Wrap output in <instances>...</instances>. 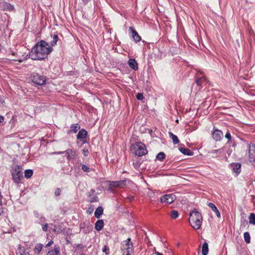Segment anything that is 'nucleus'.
<instances>
[{"label":"nucleus","instance_id":"f257e3e1","mask_svg":"<svg viewBox=\"0 0 255 255\" xmlns=\"http://www.w3.org/2000/svg\"><path fill=\"white\" fill-rule=\"evenodd\" d=\"M53 50L50 44L44 40L38 42L29 53V57L32 60H40L46 58Z\"/></svg>","mask_w":255,"mask_h":255},{"label":"nucleus","instance_id":"f03ea898","mask_svg":"<svg viewBox=\"0 0 255 255\" xmlns=\"http://www.w3.org/2000/svg\"><path fill=\"white\" fill-rule=\"evenodd\" d=\"M189 222L192 228L194 229H199L202 223L201 214L197 211L194 210L190 213Z\"/></svg>","mask_w":255,"mask_h":255},{"label":"nucleus","instance_id":"7ed1b4c3","mask_svg":"<svg viewBox=\"0 0 255 255\" xmlns=\"http://www.w3.org/2000/svg\"><path fill=\"white\" fill-rule=\"evenodd\" d=\"M130 150L132 153L138 156H141L147 153L145 145L141 142H137L132 144Z\"/></svg>","mask_w":255,"mask_h":255},{"label":"nucleus","instance_id":"20e7f679","mask_svg":"<svg viewBox=\"0 0 255 255\" xmlns=\"http://www.w3.org/2000/svg\"><path fill=\"white\" fill-rule=\"evenodd\" d=\"M21 170L22 168L20 165H16L12 172V179L16 183H19L23 177Z\"/></svg>","mask_w":255,"mask_h":255},{"label":"nucleus","instance_id":"39448f33","mask_svg":"<svg viewBox=\"0 0 255 255\" xmlns=\"http://www.w3.org/2000/svg\"><path fill=\"white\" fill-rule=\"evenodd\" d=\"M123 246L124 248L123 249V255L127 252L128 253H133V244L130 238H128L127 240L124 241L123 243Z\"/></svg>","mask_w":255,"mask_h":255},{"label":"nucleus","instance_id":"423d86ee","mask_svg":"<svg viewBox=\"0 0 255 255\" xmlns=\"http://www.w3.org/2000/svg\"><path fill=\"white\" fill-rule=\"evenodd\" d=\"M126 180L110 182L109 187L111 190L115 188H124L126 185Z\"/></svg>","mask_w":255,"mask_h":255},{"label":"nucleus","instance_id":"0eeeda50","mask_svg":"<svg viewBox=\"0 0 255 255\" xmlns=\"http://www.w3.org/2000/svg\"><path fill=\"white\" fill-rule=\"evenodd\" d=\"M64 153H66L67 156V158L68 160H70L71 159H74L76 157V151L75 150L68 149L64 151H60V152H55L52 153V154H60Z\"/></svg>","mask_w":255,"mask_h":255},{"label":"nucleus","instance_id":"6e6552de","mask_svg":"<svg viewBox=\"0 0 255 255\" xmlns=\"http://www.w3.org/2000/svg\"><path fill=\"white\" fill-rule=\"evenodd\" d=\"M176 199V196L174 194H165L160 197V202L162 203H172Z\"/></svg>","mask_w":255,"mask_h":255},{"label":"nucleus","instance_id":"1a4fd4ad","mask_svg":"<svg viewBox=\"0 0 255 255\" xmlns=\"http://www.w3.org/2000/svg\"><path fill=\"white\" fill-rule=\"evenodd\" d=\"M32 80L34 83L37 85H42L45 84L46 79L43 76L35 74L33 76Z\"/></svg>","mask_w":255,"mask_h":255},{"label":"nucleus","instance_id":"9d476101","mask_svg":"<svg viewBox=\"0 0 255 255\" xmlns=\"http://www.w3.org/2000/svg\"><path fill=\"white\" fill-rule=\"evenodd\" d=\"M212 135L213 139L216 141H220L223 138V132L218 129L215 128L212 132Z\"/></svg>","mask_w":255,"mask_h":255},{"label":"nucleus","instance_id":"9b49d317","mask_svg":"<svg viewBox=\"0 0 255 255\" xmlns=\"http://www.w3.org/2000/svg\"><path fill=\"white\" fill-rule=\"evenodd\" d=\"M230 167L237 176L241 173V164L240 163H232L230 164Z\"/></svg>","mask_w":255,"mask_h":255},{"label":"nucleus","instance_id":"f8f14e48","mask_svg":"<svg viewBox=\"0 0 255 255\" xmlns=\"http://www.w3.org/2000/svg\"><path fill=\"white\" fill-rule=\"evenodd\" d=\"M87 135V131L84 129H82L79 131L77 135V138L82 139L83 143H85L86 142V138Z\"/></svg>","mask_w":255,"mask_h":255},{"label":"nucleus","instance_id":"ddd939ff","mask_svg":"<svg viewBox=\"0 0 255 255\" xmlns=\"http://www.w3.org/2000/svg\"><path fill=\"white\" fill-rule=\"evenodd\" d=\"M129 29L131 32L132 37L133 39V40L136 42H139L141 40V38L137 32L132 27H129Z\"/></svg>","mask_w":255,"mask_h":255},{"label":"nucleus","instance_id":"4468645a","mask_svg":"<svg viewBox=\"0 0 255 255\" xmlns=\"http://www.w3.org/2000/svg\"><path fill=\"white\" fill-rule=\"evenodd\" d=\"M208 207L211 208V209L215 213L216 215L218 218H221V214L220 213L217 208V207L215 206L214 204L213 203H208Z\"/></svg>","mask_w":255,"mask_h":255},{"label":"nucleus","instance_id":"2eb2a0df","mask_svg":"<svg viewBox=\"0 0 255 255\" xmlns=\"http://www.w3.org/2000/svg\"><path fill=\"white\" fill-rule=\"evenodd\" d=\"M128 64L131 69L134 70L138 69V64L134 59H129L128 61Z\"/></svg>","mask_w":255,"mask_h":255},{"label":"nucleus","instance_id":"dca6fc26","mask_svg":"<svg viewBox=\"0 0 255 255\" xmlns=\"http://www.w3.org/2000/svg\"><path fill=\"white\" fill-rule=\"evenodd\" d=\"M104 226V221L103 220H98L96 223H95V229L98 231H100L102 230Z\"/></svg>","mask_w":255,"mask_h":255},{"label":"nucleus","instance_id":"f3484780","mask_svg":"<svg viewBox=\"0 0 255 255\" xmlns=\"http://www.w3.org/2000/svg\"><path fill=\"white\" fill-rule=\"evenodd\" d=\"M180 151L185 155H193V152L191 151L189 149L184 148V147H180L179 148Z\"/></svg>","mask_w":255,"mask_h":255},{"label":"nucleus","instance_id":"a211bd4d","mask_svg":"<svg viewBox=\"0 0 255 255\" xmlns=\"http://www.w3.org/2000/svg\"><path fill=\"white\" fill-rule=\"evenodd\" d=\"M168 133H169V137L172 139L173 143L174 144H178L179 142L178 138L176 135L174 134L171 132H169Z\"/></svg>","mask_w":255,"mask_h":255},{"label":"nucleus","instance_id":"6ab92c4d","mask_svg":"<svg viewBox=\"0 0 255 255\" xmlns=\"http://www.w3.org/2000/svg\"><path fill=\"white\" fill-rule=\"evenodd\" d=\"M103 209L101 207H99L97 208L95 212V216L97 218L99 219L100 218V216L103 214Z\"/></svg>","mask_w":255,"mask_h":255},{"label":"nucleus","instance_id":"aec40b11","mask_svg":"<svg viewBox=\"0 0 255 255\" xmlns=\"http://www.w3.org/2000/svg\"><path fill=\"white\" fill-rule=\"evenodd\" d=\"M252 149H250L249 150V160L253 164H255V153L254 154L252 153Z\"/></svg>","mask_w":255,"mask_h":255},{"label":"nucleus","instance_id":"412c9836","mask_svg":"<svg viewBox=\"0 0 255 255\" xmlns=\"http://www.w3.org/2000/svg\"><path fill=\"white\" fill-rule=\"evenodd\" d=\"M42 248H43V245L42 244H37L35 246V247H34V252L35 254L39 253L41 251V250L42 249Z\"/></svg>","mask_w":255,"mask_h":255},{"label":"nucleus","instance_id":"4be33fe9","mask_svg":"<svg viewBox=\"0 0 255 255\" xmlns=\"http://www.w3.org/2000/svg\"><path fill=\"white\" fill-rule=\"evenodd\" d=\"M51 37L52 38V40L51 41V45H50L52 47L57 44V42L58 40V36L57 35L55 34L53 36H51Z\"/></svg>","mask_w":255,"mask_h":255},{"label":"nucleus","instance_id":"5701e85b","mask_svg":"<svg viewBox=\"0 0 255 255\" xmlns=\"http://www.w3.org/2000/svg\"><path fill=\"white\" fill-rule=\"evenodd\" d=\"M244 239L245 242L247 244H249L251 242V237L249 232H246L244 234Z\"/></svg>","mask_w":255,"mask_h":255},{"label":"nucleus","instance_id":"b1692460","mask_svg":"<svg viewBox=\"0 0 255 255\" xmlns=\"http://www.w3.org/2000/svg\"><path fill=\"white\" fill-rule=\"evenodd\" d=\"M79 129L80 126L78 124L73 125L70 127V130L74 133L77 132Z\"/></svg>","mask_w":255,"mask_h":255},{"label":"nucleus","instance_id":"393cba45","mask_svg":"<svg viewBox=\"0 0 255 255\" xmlns=\"http://www.w3.org/2000/svg\"><path fill=\"white\" fill-rule=\"evenodd\" d=\"M201 253L202 255H207V243L206 242L203 245Z\"/></svg>","mask_w":255,"mask_h":255},{"label":"nucleus","instance_id":"a878e982","mask_svg":"<svg viewBox=\"0 0 255 255\" xmlns=\"http://www.w3.org/2000/svg\"><path fill=\"white\" fill-rule=\"evenodd\" d=\"M33 170L31 169H26L24 172V176L27 178H30L33 175Z\"/></svg>","mask_w":255,"mask_h":255},{"label":"nucleus","instance_id":"bb28decb","mask_svg":"<svg viewBox=\"0 0 255 255\" xmlns=\"http://www.w3.org/2000/svg\"><path fill=\"white\" fill-rule=\"evenodd\" d=\"M249 219L250 224L255 225V214L251 213L249 216Z\"/></svg>","mask_w":255,"mask_h":255},{"label":"nucleus","instance_id":"cd10ccee","mask_svg":"<svg viewBox=\"0 0 255 255\" xmlns=\"http://www.w3.org/2000/svg\"><path fill=\"white\" fill-rule=\"evenodd\" d=\"M165 155L164 153L163 152H159L156 155V158L160 161L163 160V159L165 158Z\"/></svg>","mask_w":255,"mask_h":255},{"label":"nucleus","instance_id":"c85d7f7f","mask_svg":"<svg viewBox=\"0 0 255 255\" xmlns=\"http://www.w3.org/2000/svg\"><path fill=\"white\" fill-rule=\"evenodd\" d=\"M47 255H59V251L58 249H55L54 250L49 251Z\"/></svg>","mask_w":255,"mask_h":255},{"label":"nucleus","instance_id":"c756f323","mask_svg":"<svg viewBox=\"0 0 255 255\" xmlns=\"http://www.w3.org/2000/svg\"><path fill=\"white\" fill-rule=\"evenodd\" d=\"M223 148H220L218 149H216V150H212L211 151H210V153H213V154L218 153L219 154H220V153H222V151H223ZM220 156V155H216L215 156L217 157V156Z\"/></svg>","mask_w":255,"mask_h":255},{"label":"nucleus","instance_id":"7c9ffc66","mask_svg":"<svg viewBox=\"0 0 255 255\" xmlns=\"http://www.w3.org/2000/svg\"><path fill=\"white\" fill-rule=\"evenodd\" d=\"M170 216L172 219H175L179 216V213L177 211L173 210L171 212Z\"/></svg>","mask_w":255,"mask_h":255},{"label":"nucleus","instance_id":"2f4dec72","mask_svg":"<svg viewBox=\"0 0 255 255\" xmlns=\"http://www.w3.org/2000/svg\"><path fill=\"white\" fill-rule=\"evenodd\" d=\"M225 138L228 139V141L227 142V143H229L230 141H232V136L231 135V133H230V132L229 131H228L226 134H225Z\"/></svg>","mask_w":255,"mask_h":255},{"label":"nucleus","instance_id":"473e14b6","mask_svg":"<svg viewBox=\"0 0 255 255\" xmlns=\"http://www.w3.org/2000/svg\"><path fill=\"white\" fill-rule=\"evenodd\" d=\"M81 168L84 172H88L91 171V169L89 167H88L86 165H85V164L82 165Z\"/></svg>","mask_w":255,"mask_h":255},{"label":"nucleus","instance_id":"72a5a7b5","mask_svg":"<svg viewBox=\"0 0 255 255\" xmlns=\"http://www.w3.org/2000/svg\"><path fill=\"white\" fill-rule=\"evenodd\" d=\"M102 252L105 253L106 255L109 254V248L107 246H104L102 249Z\"/></svg>","mask_w":255,"mask_h":255},{"label":"nucleus","instance_id":"f704fd0d","mask_svg":"<svg viewBox=\"0 0 255 255\" xmlns=\"http://www.w3.org/2000/svg\"><path fill=\"white\" fill-rule=\"evenodd\" d=\"M5 6L6 8L9 10H12L14 9L13 6L11 5L10 3H5Z\"/></svg>","mask_w":255,"mask_h":255},{"label":"nucleus","instance_id":"c9c22d12","mask_svg":"<svg viewBox=\"0 0 255 255\" xmlns=\"http://www.w3.org/2000/svg\"><path fill=\"white\" fill-rule=\"evenodd\" d=\"M249 149H252V153H255V144H250L249 145Z\"/></svg>","mask_w":255,"mask_h":255},{"label":"nucleus","instance_id":"e433bc0d","mask_svg":"<svg viewBox=\"0 0 255 255\" xmlns=\"http://www.w3.org/2000/svg\"><path fill=\"white\" fill-rule=\"evenodd\" d=\"M136 97L137 99L138 100H142L143 99V96L141 93H138L136 95Z\"/></svg>","mask_w":255,"mask_h":255},{"label":"nucleus","instance_id":"4c0bfd02","mask_svg":"<svg viewBox=\"0 0 255 255\" xmlns=\"http://www.w3.org/2000/svg\"><path fill=\"white\" fill-rule=\"evenodd\" d=\"M82 153L84 155V156H87L89 154L88 150L86 148H84L82 149Z\"/></svg>","mask_w":255,"mask_h":255},{"label":"nucleus","instance_id":"58836bf2","mask_svg":"<svg viewBox=\"0 0 255 255\" xmlns=\"http://www.w3.org/2000/svg\"><path fill=\"white\" fill-rule=\"evenodd\" d=\"M48 224H45L44 225H42V230L44 232H47L48 230Z\"/></svg>","mask_w":255,"mask_h":255},{"label":"nucleus","instance_id":"ea45409f","mask_svg":"<svg viewBox=\"0 0 255 255\" xmlns=\"http://www.w3.org/2000/svg\"><path fill=\"white\" fill-rule=\"evenodd\" d=\"M203 81V80L202 79V78H199L197 80H196V83L198 85H201L202 83V82Z\"/></svg>","mask_w":255,"mask_h":255},{"label":"nucleus","instance_id":"a19ab883","mask_svg":"<svg viewBox=\"0 0 255 255\" xmlns=\"http://www.w3.org/2000/svg\"><path fill=\"white\" fill-rule=\"evenodd\" d=\"M55 194L57 196L60 195V190L59 188H58V189H57L56 190L55 192Z\"/></svg>","mask_w":255,"mask_h":255},{"label":"nucleus","instance_id":"79ce46f5","mask_svg":"<svg viewBox=\"0 0 255 255\" xmlns=\"http://www.w3.org/2000/svg\"><path fill=\"white\" fill-rule=\"evenodd\" d=\"M229 143L230 144V145L233 147L236 146V145L235 142L234 140H232V142L230 141Z\"/></svg>","mask_w":255,"mask_h":255},{"label":"nucleus","instance_id":"37998d69","mask_svg":"<svg viewBox=\"0 0 255 255\" xmlns=\"http://www.w3.org/2000/svg\"><path fill=\"white\" fill-rule=\"evenodd\" d=\"M53 242L52 241H50L47 244H46V247H48L50 246L53 244Z\"/></svg>","mask_w":255,"mask_h":255},{"label":"nucleus","instance_id":"c03bdc74","mask_svg":"<svg viewBox=\"0 0 255 255\" xmlns=\"http://www.w3.org/2000/svg\"><path fill=\"white\" fill-rule=\"evenodd\" d=\"M4 121V118L3 117L0 116V123H2Z\"/></svg>","mask_w":255,"mask_h":255},{"label":"nucleus","instance_id":"a18cd8bd","mask_svg":"<svg viewBox=\"0 0 255 255\" xmlns=\"http://www.w3.org/2000/svg\"><path fill=\"white\" fill-rule=\"evenodd\" d=\"M155 255H164L163 254L159 253L158 252H155L154 253Z\"/></svg>","mask_w":255,"mask_h":255},{"label":"nucleus","instance_id":"49530a36","mask_svg":"<svg viewBox=\"0 0 255 255\" xmlns=\"http://www.w3.org/2000/svg\"><path fill=\"white\" fill-rule=\"evenodd\" d=\"M45 220V218H44V217H41L40 218V221L41 223H42V222H44Z\"/></svg>","mask_w":255,"mask_h":255},{"label":"nucleus","instance_id":"de8ad7c7","mask_svg":"<svg viewBox=\"0 0 255 255\" xmlns=\"http://www.w3.org/2000/svg\"><path fill=\"white\" fill-rule=\"evenodd\" d=\"M133 165H134V167H135V168H138V167L137 162H136V163H133Z\"/></svg>","mask_w":255,"mask_h":255},{"label":"nucleus","instance_id":"09e8293b","mask_svg":"<svg viewBox=\"0 0 255 255\" xmlns=\"http://www.w3.org/2000/svg\"><path fill=\"white\" fill-rule=\"evenodd\" d=\"M97 199H98V198L97 197H95L93 198V199L92 200V202L97 201Z\"/></svg>","mask_w":255,"mask_h":255},{"label":"nucleus","instance_id":"8fccbe9b","mask_svg":"<svg viewBox=\"0 0 255 255\" xmlns=\"http://www.w3.org/2000/svg\"><path fill=\"white\" fill-rule=\"evenodd\" d=\"M128 199L130 201H131L133 199V196L129 197Z\"/></svg>","mask_w":255,"mask_h":255},{"label":"nucleus","instance_id":"3c124183","mask_svg":"<svg viewBox=\"0 0 255 255\" xmlns=\"http://www.w3.org/2000/svg\"><path fill=\"white\" fill-rule=\"evenodd\" d=\"M133 254V253H126V254L124 255H132Z\"/></svg>","mask_w":255,"mask_h":255},{"label":"nucleus","instance_id":"603ef678","mask_svg":"<svg viewBox=\"0 0 255 255\" xmlns=\"http://www.w3.org/2000/svg\"><path fill=\"white\" fill-rule=\"evenodd\" d=\"M90 0H82L83 2H84L85 4L87 3L88 1H89Z\"/></svg>","mask_w":255,"mask_h":255},{"label":"nucleus","instance_id":"864d4df0","mask_svg":"<svg viewBox=\"0 0 255 255\" xmlns=\"http://www.w3.org/2000/svg\"><path fill=\"white\" fill-rule=\"evenodd\" d=\"M211 92H212V93H213V92H218V91H217V90H212V91H211L210 90H208V93H209V92H210V93Z\"/></svg>","mask_w":255,"mask_h":255},{"label":"nucleus","instance_id":"5fc2aeb1","mask_svg":"<svg viewBox=\"0 0 255 255\" xmlns=\"http://www.w3.org/2000/svg\"><path fill=\"white\" fill-rule=\"evenodd\" d=\"M200 248H199L198 249V255H200Z\"/></svg>","mask_w":255,"mask_h":255},{"label":"nucleus","instance_id":"6e6d98bb","mask_svg":"<svg viewBox=\"0 0 255 255\" xmlns=\"http://www.w3.org/2000/svg\"><path fill=\"white\" fill-rule=\"evenodd\" d=\"M17 61H18V62H21L22 61V60H18Z\"/></svg>","mask_w":255,"mask_h":255}]
</instances>
